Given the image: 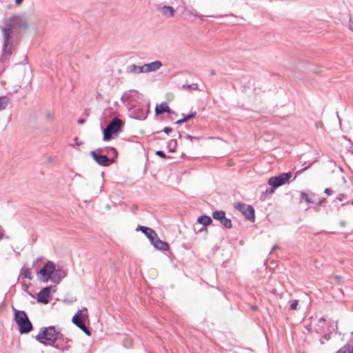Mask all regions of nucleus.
I'll use <instances>...</instances> for the list:
<instances>
[{
	"label": "nucleus",
	"instance_id": "nucleus-1",
	"mask_svg": "<svg viewBox=\"0 0 353 353\" xmlns=\"http://www.w3.org/2000/svg\"><path fill=\"white\" fill-rule=\"evenodd\" d=\"M62 334L57 331L54 326L41 328L36 336L37 340L45 345H52V343L62 339Z\"/></svg>",
	"mask_w": 353,
	"mask_h": 353
},
{
	"label": "nucleus",
	"instance_id": "nucleus-2",
	"mask_svg": "<svg viewBox=\"0 0 353 353\" xmlns=\"http://www.w3.org/2000/svg\"><path fill=\"white\" fill-rule=\"evenodd\" d=\"M29 28V21L26 16L23 14L14 15L6 20L4 26L1 28V30H6L8 33L12 34L13 29L23 28L27 30Z\"/></svg>",
	"mask_w": 353,
	"mask_h": 353
},
{
	"label": "nucleus",
	"instance_id": "nucleus-3",
	"mask_svg": "<svg viewBox=\"0 0 353 353\" xmlns=\"http://www.w3.org/2000/svg\"><path fill=\"white\" fill-rule=\"evenodd\" d=\"M14 321L20 334H28L32 330V323L25 311L14 310Z\"/></svg>",
	"mask_w": 353,
	"mask_h": 353
},
{
	"label": "nucleus",
	"instance_id": "nucleus-4",
	"mask_svg": "<svg viewBox=\"0 0 353 353\" xmlns=\"http://www.w3.org/2000/svg\"><path fill=\"white\" fill-rule=\"evenodd\" d=\"M3 37V43L0 61L2 63L7 62L12 54V35L8 33L6 30L1 31Z\"/></svg>",
	"mask_w": 353,
	"mask_h": 353
},
{
	"label": "nucleus",
	"instance_id": "nucleus-5",
	"mask_svg": "<svg viewBox=\"0 0 353 353\" xmlns=\"http://www.w3.org/2000/svg\"><path fill=\"white\" fill-rule=\"evenodd\" d=\"M122 125L123 122L120 119L114 118L103 130V140L112 139L113 134H117L121 131Z\"/></svg>",
	"mask_w": 353,
	"mask_h": 353
},
{
	"label": "nucleus",
	"instance_id": "nucleus-6",
	"mask_svg": "<svg viewBox=\"0 0 353 353\" xmlns=\"http://www.w3.org/2000/svg\"><path fill=\"white\" fill-rule=\"evenodd\" d=\"M291 176L292 174L290 172L281 173L278 176L270 177L268 181V183L273 188H276L284 184L290 183Z\"/></svg>",
	"mask_w": 353,
	"mask_h": 353
},
{
	"label": "nucleus",
	"instance_id": "nucleus-7",
	"mask_svg": "<svg viewBox=\"0 0 353 353\" xmlns=\"http://www.w3.org/2000/svg\"><path fill=\"white\" fill-rule=\"evenodd\" d=\"M54 271V263L52 261H48L43 268L37 272L42 278L41 280L43 282L48 281Z\"/></svg>",
	"mask_w": 353,
	"mask_h": 353
},
{
	"label": "nucleus",
	"instance_id": "nucleus-8",
	"mask_svg": "<svg viewBox=\"0 0 353 353\" xmlns=\"http://www.w3.org/2000/svg\"><path fill=\"white\" fill-rule=\"evenodd\" d=\"M54 271V263L52 261H48L43 268L37 272L42 278L41 280L43 282L48 281Z\"/></svg>",
	"mask_w": 353,
	"mask_h": 353
},
{
	"label": "nucleus",
	"instance_id": "nucleus-9",
	"mask_svg": "<svg viewBox=\"0 0 353 353\" xmlns=\"http://www.w3.org/2000/svg\"><path fill=\"white\" fill-rule=\"evenodd\" d=\"M235 208L239 210L248 220H254V210L251 205L237 203L235 204Z\"/></svg>",
	"mask_w": 353,
	"mask_h": 353
},
{
	"label": "nucleus",
	"instance_id": "nucleus-10",
	"mask_svg": "<svg viewBox=\"0 0 353 353\" xmlns=\"http://www.w3.org/2000/svg\"><path fill=\"white\" fill-rule=\"evenodd\" d=\"M140 230L147 236L150 243H166L160 239L156 232L150 228L145 226H140Z\"/></svg>",
	"mask_w": 353,
	"mask_h": 353
},
{
	"label": "nucleus",
	"instance_id": "nucleus-11",
	"mask_svg": "<svg viewBox=\"0 0 353 353\" xmlns=\"http://www.w3.org/2000/svg\"><path fill=\"white\" fill-rule=\"evenodd\" d=\"M90 155L99 165L102 166L109 165L113 162V160L108 158L107 155L99 154L96 151H91Z\"/></svg>",
	"mask_w": 353,
	"mask_h": 353
},
{
	"label": "nucleus",
	"instance_id": "nucleus-12",
	"mask_svg": "<svg viewBox=\"0 0 353 353\" xmlns=\"http://www.w3.org/2000/svg\"><path fill=\"white\" fill-rule=\"evenodd\" d=\"M51 288V286L42 288L37 294V301L44 304L48 303Z\"/></svg>",
	"mask_w": 353,
	"mask_h": 353
},
{
	"label": "nucleus",
	"instance_id": "nucleus-13",
	"mask_svg": "<svg viewBox=\"0 0 353 353\" xmlns=\"http://www.w3.org/2000/svg\"><path fill=\"white\" fill-rule=\"evenodd\" d=\"M66 276V273L61 268L56 269L54 268V271L53 272L50 280L52 283L55 284H58L60 283L61 279Z\"/></svg>",
	"mask_w": 353,
	"mask_h": 353
},
{
	"label": "nucleus",
	"instance_id": "nucleus-14",
	"mask_svg": "<svg viewBox=\"0 0 353 353\" xmlns=\"http://www.w3.org/2000/svg\"><path fill=\"white\" fill-rule=\"evenodd\" d=\"M162 63L160 61H154L153 62L143 64L144 72L148 73L155 72L161 68Z\"/></svg>",
	"mask_w": 353,
	"mask_h": 353
},
{
	"label": "nucleus",
	"instance_id": "nucleus-15",
	"mask_svg": "<svg viewBox=\"0 0 353 353\" xmlns=\"http://www.w3.org/2000/svg\"><path fill=\"white\" fill-rule=\"evenodd\" d=\"M86 317H88L87 313L83 314V310H78L73 316L72 321L75 325L78 327L79 323H84V320Z\"/></svg>",
	"mask_w": 353,
	"mask_h": 353
},
{
	"label": "nucleus",
	"instance_id": "nucleus-16",
	"mask_svg": "<svg viewBox=\"0 0 353 353\" xmlns=\"http://www.w3.org/2000/svg\"><path fill=\"white\" fill-rule=\"evenodd\" d=\"M126 72L128 74H135L145 73L143 65L141 66H138L135 64L130 65L126 68Z\"/></svg>",
	"mask_w": 353,
	"mask_h": 353
},
{
	"label": "nucleus",
	"instance_id": "nucleus-17",
	"mask_svg": "<svg viewBox=\"0 0 353 353\" xmlns=\"http://www.w3.org/2000/svg\"><path fill=\"white\" fill-rule=\"evenodd\" d=\"M161 14L166 17H172L175 10L172 6H164L159 8Z\"/></svg>",
	"mask_w": 353,
	"mask_h": 353
},
{
	"label": "nucleus",
	"instance_id": "nucleus-18",
	"mask_svg": "<svg viewBox=\"0 0 353 353\" xmlns=\"http://www.w3.org/2000/svg\"><path fill=\"white\" fill-rule=\"evenodd\" d=\"M155 112L157 114H161L165 112L171 113L172 111L166 103L162 102L161 104L156 105Z\"/></svg>",
	"mask_w": 353,
	"mask_h": 353
},
{
	"label": "nucleus",
	"instance_id": "nucleus-19",
	"mask_svg": "<svg viewBox=\"0 0 353 353\" xmlns=\"http://www.w3.org/2000/svg\"><path fill=\"white\" fill-rule=\"evenodd\" d=\"M197 221L198 223L202 224L204 227L211 224L212 222V219L207 215H203L199 216Z\"/></svg>",
	"mask_w": 353,
	"mask_h": 353
},
{
	"label": "nucleus",
	"instance_id": "nucleus-20",
	"mask_svg": "<svg viewBox=\"0 0 353 353\" xmlns=\"http://www.w3.org/2000/svg\"><path fill=\"white\" fill-rule=\"evenodd\" d=\"M213 219L218 220L220 223L225 218V213L223 210H217L212 213Z\"/></svg>",
	"mask_w": 353,
	"mask_h": 353
},
{
	"label": "nucleus",
	"instance_id": "nucleus-21",
	"mask_svg": "<svg viewBox=\"0 0 353 353\" xmlns=\"http://www.w3.org/2000/svg\"><path fill=\"white\" fill-rule=\"evenodd\" d=\"M181 88L185 90H200L197 83L183 84L182 85Z\"/></svg>",
	"mask_w": 353,
	"mask_h": 353
},
{
	"label": "nucleus",
	"instance_id": "nucleus-22",
	"mask_svg": "<svg viewBox=\"0 0 353 353\" xmlns=\"http://www.w3.org/2000/svg\"><path fill=\"white\" fill-rule=\"evenodd\" d=\"M9 103V99L6 97H0V111L6 108Z\"/></svg>",
	"mask_w": 353,
	"mask_h": 353
},
{
	"label": "nucleus",
	"instance_id": "nucleus-23",
	"mask_svg": "<svg viewBox=\"0 0 353 353\" xmlns=\"http://www.w3.org/2000/svg\"><path fill=\"white\" fill-rule=\"evenodd\" d=\"M336 353H353V346L345 345L341 347Z\"/></svg>",
	"mask_w": 353,
	"mask_h": 353
},
{
	"label": "nucleus",
	"instance_id": "nucleus-24",
	"mask_svg": "<svg viewBox=\"0 0 353 353\" xmlns=\"http://www.w3.org/2000/svg\"><path fill=\"white\" fill-rule=\"evenodd\" d=\"M152 245L155 250L163 251V252L167 251L170 248V247H169L170 244H152Z\"/></svg>",
	"mask_w": 353,
	"mask_h": 353
},
{
	"label": "nucleus",
	"instance_id": "nucleus-25",
	"mask_svg": "<svg viewBox=\"0 0 353 353\" xmlns=\"http://www.w3.org/2000/svg\"><path fill=\"white\" fill-rule=\"evenodd\" d=\"M21 275L23 278L32 279L31 272L28 268L21 269Z\"/></svg>",
	"mask_w": 353,
	"mask_h": 353
},
{
	"label": "nucleus",
	"instance_id": "nucleus-26",
	"mask_svg": "<svg viewBox=\"0 0 353 353\" xmlns=\"http://www.w3.org/2000/svg\"><path fill=\"white\" fill-rule=\"evenodd\" d=\"M78 327L81 329L87 336H90L91 332L89 329L85 326V323H79Z\"/></svg>",
	"mask_w": 353,
	"mask_h": 353
},
{
	"label": "nucleus",
	"instance_id": "nucleus-27",
	"mask_svg": "<svg viewBox=\"0 0 353 353\" xmlns=\"http://www.w3.org/2000/svg\"><path fill=\"white\" fill-rule=\"evenodd\" d=\"M221 223L226 228L229 229L232 228L231 220L226 217L223 220H222V222Z\"/></svg>",
	"mask_w": 353,
	"mask_h": 353
},
{
	"label": "nucleus",
	"instance_id": "nucleus-28",
	"mask_svg": "<svg viewBox=\"0 0 353 353\" xmlns=\"http://www.w3.org/2000/svg\"><path fill=\"white\" fill-rule=\"evenodd\" d=\"M2 240H9V237L5 235L4 230L0 225V241Z\"/></svg>",
	"mask_w": 353,
	"mask_h": 353
},
{
	"label": "nucleus",
	"instance_id": "nucleus-29",
	"mask_svg": "<svg viewBox=\"0 0 353 353\" xmlns=\"http://www.w3.org/2000/svg\"><path fill=\"white\" fill-rule=\"evenodd\" d=\"M196 115V112H191L190 114H188V116H184L183 117V119L184 121V122L192 119V118H194Z\"/></svg>",
	"mask_w": 353,
	"mask_h": 353
},
{
	"label": "nucleus",
	"instance_id": "nucleus-30",
	"mask_svg": "<svg viewBox=\"0 0 353 353\" xmlns=\"http://www.w3.org/2000/svg\"><path fill=\"white\" fill-rule=\"evenodd\" d=\"M301 196L303 199H304L307 203H312V201L310 199L308 195L304 192H301Z\"/></svg>",
	"mask_w": 353,
	"mask_h": 353
},
{
	"label": "nucleus",
	"instance_id": "nucleus-31",
	"mask_svg": "<svg viewBox=\"0 0 353 353\" xmlns=\"http://www.w3.org/2000/svg\"><path fill=\"white\" fill-rule=\"evenodd\" d=\"M299 301H294L293 303L290 305V309L292 310H296L298 309Z\"/></svg>",
	"mask_w": 353,
	"mask_h": 353
},
{
	"label": "nucleus",
	"instance_id": "nucleus-32",
	"mask_svg": "<svg viewBox=\"0 0 353 353\" xmlns=\"http://www.w3.org/2000/svg\"><path fill=\"white\" fill-rule=\"evenodd\" d=\"M156 154L161 158H166V154L161 150H158L156 152Z\"/></svg>",
	"mask_w": 353,
	"mask_h": 353
},
{
	"label": "nucleus",
	"instance_id": "nucleus-33",
	"mask_svg": "<svg viewBox=\"0 0 353 353\" xmlns=\"http://www.w3.org/2000/svg\"><path fill=\"white\" fill-rule=\"evenodd\" d=\"M188 12H189V14L194 17H199V14L197 12V11H196L195 10H188Z\"/></svg>",
	"mask_w": 353,
	"mask_h": 353
},
{
	"label": "nucleus",
	"instance_id": "nucleus-34",
	"mask_svg": "<svg viewBox=\"0 0 353 353\" xmlns=\"http://www.w3.org/2000/svg\"><path fill=\"white\" fill-rule=\"evenodd\" d=\"M324 192L329 196L333 194V191L330 188H325Z\"/></svg>",
	"mask_w": 353,
	"mask_h": 353
},
{
	"label": "nucleus",
	"instance_id": "nucleus-35",
	"mask_svg": "<svg viewBox=\"0 0 353 353\" xmlns=\"http://www.w3.org/2000/svg\"><path fill=\"white\" fill-rule=\"evenodd\" d=\"M185 138H186L187 139L190 140L191 141H193V140H197V139H199V138H198V137H192V136H191V135H187V136L185 137Z\"/></svg>",
	"mask_w": 353,
	"mask_h": 353
},
{
	"label": "nucleus",
	"instance_id": "nucleus-36",
	"mask_svg": "<svg viewBox=\"0 0 353 353\" xmlns=\"http://www.w3.org/2000/svg\"><path fill=\"white\" fill-rule=\"evenodd\" d=\"M172 131V129L170 127H165L164 129H163V132L165 133V134H169L170 132Z\"/></svg>",
	"mask_w": 353,
	"mask_h": 353
},
{
	"label": "nucleus",
	"instance_id": "nucleus-37",
	"mask_svg": "<svg viewBox=\"0 0 353 353\" xmlns=\"http://www.w3.org/2000/svg\"><path fill=\"white\" fill-rule=\"evenodd\" d=\"M85 119H79L78 120V121H77V122H78V123H79V124H83V123H85Z\"/></svg>",
	"mask_w": 353,
	"mask_h": 353
},
{
	"label": "nucleus",
	"instance_id": "nucleus-38",
	"mask_svg": "<svg viewBox=\"0 0 353 353\" xmlns=\"http://www.w3.org/2000/svg\"><path fill=\"white\" fill-rule=\"evenodd\" d=\"M325 321V319H323V318H320L319 320V324H321V323H323Z\"/></svg>",
	"mask_w": 353,
	"mask_h": 353
},
{
	"label": "nucleus",
	"instance_id": "nucleus-39",
	"mask_svg": "<svg viewBox=\"0 0 353 353\" xmlns=\"http://www.w3.org/2000/svg\"><path fill=\"white\" fill-rule=\"evenodd\" d=\"M183 122H184L183 119H179V120L176 121V124H181V123H183Z\"/></svg>",
	"mask_w": 353,
	"mask_h": 353
},
{
	"label": "nucleus",
	"instance_id": "nucleus-40",
	"mask_svg": "<svg viewBox=\"0 0 353 353\" xmlns=\"http://www.w3.org/2000/svg\"><path fill=\"white\" fill-rule=\"evenodd\" d=\"M323 337L327 341H328L330 339V338L329 334H325Z\"/></svg>",
	"mask_w": 353,
	"mask_h": 353
},
{
	"label": "nucleus",
	"instance_id": "nucleus-41",
	"mask_svg": "<svg viewBox=\"0 0 353 353\" xmlns=\"http://www.w3.org/2000/svg\"><path fill=\"white\" fill-rule=\"evenodd\" d=\"M126 96H127V93L123 94L121 98V101L123 102V100Z\"/></svg>",
	"mask_w": 353,
	"mask_h": 353
},
{
	"label": "nucleus",
	"instance_id": "nucleus-42",
	"mask_svg": "<svg viewBox=\"0 0 353 353\" xmlns=\"http://www.w3.org/2000/svg\"><path fill=\"white\" fill-rule=\"evenodd\" d=\"M111 150L113 151V152L115 154V156L117 157V152L116 149L114 148H111Z\"/></svg>",
	"mask_w": 353,
	"mask_h": 353
},
{
	"label": "nucleus",
	"instance_id": "nucleus-43",
	"mask_svg": "<svg viewBox=\"0 0 353 353\" xmlns=\"http://www.w3.org/2000/svg\"><path fill=\"white\" fill-rule=\"evenodd\" d=\"M334 279L336 281V282H339L340 277L339 276H335Z\"/></svg>",
	"mask_w": 353,
	"mask_h": 353
},
{
	"label": "nucleus",
	"instance_id": "nucleus-44",
	"mask_svg": "<svg viewBox=\"0 0 353 353\" xmlns=\"http://www.w3.org/2000/svg\"><path fill=\"white\" fill-rule=\"evenodd\" d=\"M22 1H23V0H15V3H16L17 4H19V3H21Z\"/></svg>",
	"mask_w": 353,
	"mask_h": 353
},
{
	"label": "nucleus",
	"instance_id": "nucleus-45",
	"mask_svg": "<svg viewBox=\"0 0 353 353\" xmlns=\"http://www.w3.org/2000/svg\"><path fill=\"white\" fill-rule=\"evenodd\" d=\"M197 17L199 18L201 20H203L204 16L199 14V17Z\"/></svg>",
	"mask_w": 353,
	"mask_h": 353
},
{
	"label": "nucleus",
	"instance_id": "nucleus-46",
	"mask_svg": "<svg viewBox=\"0 0 353 353\" xmlns=\"http://www.w3.org/2000/svg\"><path fill=\"white\" fill-rule=\"evenodd\" d=\"M54 347H56L57 349H59V345H54Z\"/></svg>",
	"mask_w": 353,
	"mask_h": 353
},
{
	"label": "nucleus",
	"instance_id": "nucleus-47",
	"mask_svg": "<svg viewBox=\"0 0 353 353\" xmlns=\"http://www.w3.org/2000/svg\"><path fill=\"white\" fill-rule=\"evenodd\" d=\"M173 141H174V145H176V140H174Z\"/></svg>",
	"mask_w": 353,
	"mask_h": 353
},
{
	"label": "nucleus",
	"instance_id": "nucleus-48",
	"mask_svg": "<svg viewBox=\"0 0 353 353\" xmlns=\"http://www.w3.org/2000/svg\"><path fill=\"white\" fill-rule=\"evenodd\" d=\"M276 245H274V246L272 248V250H274V249H276Z\"/></svg>",
	"mask_w": 353,
	"mask_h": 353
},
{
	"label": "nucleus",
	"instance_id": "nucleus-49",
	"mask_svg": "<svg viewBox=\"0 0 353 353\" xmlns=\"http://www.w3.org/2000/svg\"><path fill=\"white\" fill-rule=\"evenodd\" d=\"M97 151H99V152H101V151H102V150H101V149H98V150H97Z\"/></svg>",
	"mask_w": 353,
	"mask_h": 353
},
{
	"label": "nucleus",
	"instance_id": "nucleus-50",
	"mask_svg": "<svg viewBox=\"0 0 353 353\" xmlns=\"http://www.w3.org/2000/svg\"><path fill=\"white\" fill-rule=\"evenodd\" d=\"M352 30L353 31V28H351Z\"/></svg>",
	"mask_w": 353,
	"mask_h": 353
}]
</instances>
